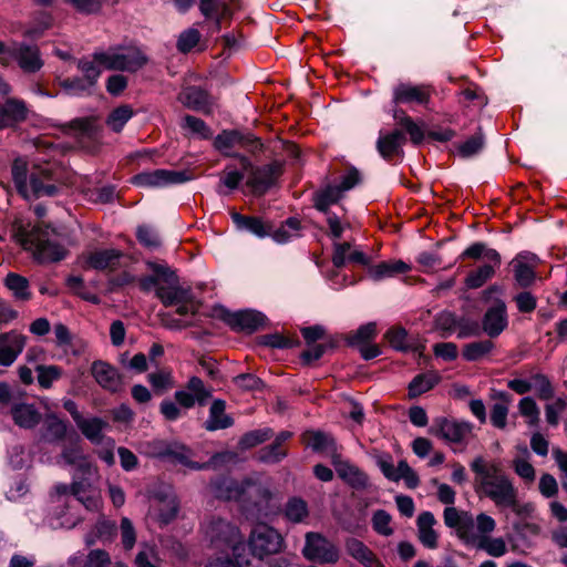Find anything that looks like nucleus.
Here are the masks:
<instances>
[{
	"instance_id": "f704fd0d",
	"label": "nucleus",
	"mask_w": 567,
	"mask_h": 567,
	"mask_svg": "<svg viewBox=\"0 0 567 567\" xmlns=\"http://www.w3.org/2000/svg\"><path fill=\"white\" fill-rule=\"evenodd\" d=\"M78 429L94 445H101L107 437L104 430L109 427V423L100 417H82L76 423Z\"/></svg>"
},
{
	"instance_id": "a878e982",
	"label": "nucleus",
	"mask_w": 567,
	"mask_h": 567,
	"mask_svg": "<svg viewBox=\"0 0 567 567\" xmlns=\"http://www.w3.org/2000/svg\"><path fill=\"white\" fill-rule=\"evenodd\" d=\"M28 115V107L22 100L9 97L0 104V130L12 127L23 122Z\"/></svg>"
},
{
	"instance_id": "09e8293b",
	"label": "nucleus",
	"mask_w": 567,
	"mask_h": 567,
	"mask_svg": "<svg viewBox=\"0 0 567 567\" xmlns=\"http://www.w3.org/2000/svg\"><path fill=\"white\" fill-rule=\"evenodd\" d=\"M342 196L341 189L337 185H329L315 194V207L322 212H330V206L337 204Z\"/></svg>"
},
{
	"instance_id": "ea45409f",
	"label": "nucleus",
	"mask_w": 567,
	"mask_h": 567,
	"mask_svg": "<svg viewBox=\"0 0 567 567\" xmlns=\"http://www.w3.org/2000/svg\"><path fill=\"white\" fill-rule=\"evenodd\" d=\"M11 415L17 425L32 429L39 424L41 414L33 404L19 403L11 408Z\"/></svg>"
},
{
	"instance_id": "20e7f679",
	"label": "nucleus",
	"mask_w": 567,
	"mask_h": 567,
	"mask_svg": "<svg viewBox=\"0 0 567 567\" xmlns=\"http://www.w3.org/2000/svg\"><path fill=\"white\" fill-rule=\"evenodd\" d=\"M148 268L152 275L144 277L140 281L141 289L144 291H155V296L166 307L185 302L189 299V290L179 285L178 277L167 266L150 262Z\"/></svg>"
},
{
	"instance_id": "8fccbe9b",
	"label": "nucleus",
	"mask_w": 567,
	"mask_h": 567,
	"mask_svg": "<svg viewBox=\"0 0 567 567\" xmlns=\"http://www.w3.org/2000/svg\"><path fill=\"white\" fill-rule=\"evenodd\" d=\"M284 513L291 523H303L309 516L308 504L300 497H291L286 503Z\"/></svg>"
},
{
	"instance_id": "69168bd1",
	"label": "nucleus",
	"mask_w": 567,
	"mask_h": 567,
	"mask_svg": "<svg viewBox=\"0 0 567 567\" xmlns=\"http://www.w3.org/2000/svg\"><path fill=\"white\" fill-rule=\"evenodd\" d=\"M241 138L239 131H223L215 137L214 146L220 152H227L233 147L238 146Z\"/></svg>"
},
{
	"instance_id": "58836bf2",
	"label": "nucleus",
	"mask_w": 567,
	"mask_h": 567,
	"mask_svg": "<svg viewBox=\"0 0 567 567\" xmlns=\"http://www.w3.org/2000/svg\"><path fill=\"white\" fill-rule=\"evenodd\" d=\"M384 337L390 346L396 351L406 352L419 350L417 341L411 337L403 327H391L385 332Z\"/></svg>"
},
{
	"instance_id": "b1692460",
	"label": "nucleus",
	"mask_w": 567,
	"mask_h": 567,
	"mask_svg": "<svg viewBox=\"0 0 567 567\" xmlns=\"http://www.w3.org/2000/svg\"><path fill=\"white\" fill-rule=\"evenodd\" d=\"M178 504L173 495H155L151 499L150 515L161 525L171 523L177 515Z\"/></svg>"
},
{
	"instance_id": "aec40b11",
	"label": "nucleus",
	"mask_w": 567,
	"mask_h": 567,
	"mask_svg": "<svg viewBox=\"0 0 567 567\" xmlns=\"http://www.w3.org/2000/svg\"><path fill=\"white\" fill-rule=\"evenodd\" d=\"M332 465L338 476L354 489H365L369 486L368 475L358 466L343 460L341 455H334Z\"/></svg>"
},
{
	"instance_id": "423d86ee",
	"label": "nucleus",
	"mask_w": 567,
	"mask_h": 567,
	"mask_svg": "<svg viewBox=\"0 0 567 567\" xmlns=\"http://www.w3.org/2000/svg\"><path fill=\"white\" fill-rule=\"evenodd\" d=\"M94 59L106 70L135 72L143 68L148 59L137 48H110L94 53Z\"/></svg>"
},
{
	"instance_id": "bf43d9fd",
	"label": "nucleus",
	"mask_w": 567,
	"mask_h": 567,
	"mask_svg": "<svg viewBox=\"0 0 567 567\" xmlns=\"http://www.w3.org/2000/svg\"><path fill=\"white\" fill-rule=\"evenodd\" d=\"M499 398L505 403H495L491 411V422L497 429H504L507 424L508 406L506 403L511 401L507 393H501Z\"/></svg>"
},
{
	"instance_id": "5701e85b",
	"label": "nucleus",
	"mask_w": 567,
	"mask_h": 567,
	"mask_svg": "<svg viewBox=\"0 0 567 567\" xmlns=\"http://www.w3.org/2000/svg\"><path fill=\"white\" fill-rule=\"evenodd\" d=\"M56 186L51 183V174L45 168L35 167L30 174L28 192L21 194L24 198L53 196L56 194Z\"/></svg>"
},
{
	"instance_id": "c9c22d12",
	"label": "nucleus",
	"mask_w": 567,
	"mask_h": 567,
	"mask_svg": "<svg viewBox=\"0 0 567 567\" xmlns=\"http://www.w3.org/2000/svg\"><path fill=\"white\" fill-rule=\"evenodd\" d=\"M305 441L307 445L310 446L313 451L328 455L331 458V462H333L334 455H340L338 453L334 439L329 434L320 431L307 432L305 434Z\"/></svg>"
},
{
	"instance_id": "13d9d810",
	"label": "nucleus",
	"mask_w": 567,
	"mask_h": 567,
	"mask_svg": "<svg viewBox=\"0 0 567 567\" xmlns=\"http://www.w3.org/2000/svg\"><path fill=\"white\" fill-rule=\"evenodd\" d=\"M132 116V109L127 105H123L111 112L106 124L112 131L120 132Z\"/></svg>"
},
{
	"instance_id": "a19ab883",
	"label": "nucleus",
	"mask_w": 567,
	"mask_h": 567,
	"mask_svg": "<svg viewBox=\"0 0 567 567\" xmlns=\"http://www.w3.org/2000/svg\"><path fill=\"white\" fill-rule=\"evenodd\" d=\"M226 402L224 400H214L210 409L209 416L205 422V429L208 431H216L230 427L233 419L225 413Z\"/></svg>"
},
{
	"instance_id": "bb28decb",
	"label": "nucleus",
	"mask_w": 567,
	"mask_h": 567,
	"mask_svg": "<svg viewBox=\"0 0 567 567\" xmlns=\"http://www.w3.org/2000/svg\"><path fill=\"white\" fill-rule=\"evenodd\" d=\"M344 549L348 556L353 558L363 567H384L373 550L358 538H347L344 542Z\"/></svg>"
},
{
	"instance_id": "79ce46f5",
	"label": "nucleus",
	"mask_w": 567,
	"mask_h": 567,
	"mask_svg": "<svg viewBox=\"0 0 567 567\" xmlns=\"http://www.w3.org/2000/svg\"><path fill=\"white\" fill-rule=\"evenodd\" d=\"M441 381V375L435 370H430L415 375L409 384V396L417 398L421 394L432 390Z\"/></svg>"
},
{
	"instance_id": "4c0bfd02",
	"label": "nucleus",
	"mask_w": 567,
	"mask_h": 567,
	"mask_svg": "<svg viewBox=\"0 0 567 567\" xmlns=\"http://www.w3.org/2000/svg\"><path fill=\"white\" fill-rule=\"evenodd\" d=\"M410 270V266L402 260L383 261L374 266H369L368 276L374 281L394 277L399 274H405Z\"/></svg>"
},
{
	"instance_id": "72a5a7b5",
	"label": "nucleus",
	"mask_w": 567,
	"mask_h": 567,
	"mask_svg": "<svg viewBox=\"0 0 567 567\" xmlns=\"http://www.w3.org/2000/svg\"><path fill=\"white\" fill-rule=\"evenodd\" d=\"M404 143L405 136L403 132L395 130L379 136L377 150L384 159H391L393 156L402 154Z\"/></svg>"
},
{
	"instance_id": "39448f33",
	"label": "nucleus",
	"mask_w": 567,
	"mask_h": 567,
	"mask_svg": "<svg viewBox=\"0 0 567 567\" xmlns=\"http://www.w3.org/2000/svg\"><path fill=\"white\" fill-rule=\"evenodd\" d=\"M461 258L485 259L486 262L475 270L471 271L465 278V285L470 289L481 288L491 280L496 269L499 268L502 258L497 250L488 248L484 243H474L468 246L461 255Z\"/></svg>"
},
{
	"instance_id": "1a4fd4ad",
	"label": "nucleus",
	"mask_w": 567,
	"mask_h": 567,
	"mask_svg": "<svg viewBox=\"0 0 567 567\" xmlns=\"http://www.w3.org/2000/svg\"><path fill=\"white\" fill-rule=\"evenodd\" d=\"M303 556L319 564H336L340 558L339 548L320 533L306 534V543L302 549Z\"/></svg>"
},
{
	"instance_id": "ddd939ff",
	"label": "nucleus",
	"mask_w": 567,
	"mask_h": 567,
	"mask_svg": "<svg viewBox=\"0 0 567 567\" xmlns=\"http://www.w3.org/2000/svg\"><path fill=\"white\" fill-rule=\"evenodd\" d=\"M472 424L465 421L436 419L430 429V433L451 444H461L472 433Z\"/></svg>"
},
{
	"instance_id": "0e129e2a",
	"label": "nucleus",
	"mask_w": 567,
	"mask_h": 567,
	"mask_svg": "<svg viewBox=\"0 0 567 567\" xmlns=\"http://www.w3.org/2000/svg\"><path fill=\"white\" fill-rule=\"evenodd\" d=\"M182 127L200 138H208L210 136V130L206 123L193 115L184 116Z\"/></svg>"
},
{
	"instance_id": "9b49d317",
	"label": "nucleus",
	"mask_w": 567,
	"mask_h": 567,
	"mask_svg": "<svg viewBox=\"0 0 567 567\" xmlns=\"http://www.w3.org/2000/svg\"><path fill=\"white\" fill-rule=\"evenodd\" d=\"M213 316L238 331L252 332L265 323V316L254 310L230 312L226 308L218 306L213 309Z\"/></svg>"
},
{
	"instance_id": "4468645a",
	"label": "nucleus",
	"mask_w": 567,
	"mask_h": 567,
	"mask_svg": "<svg viewBox=\"0 0 567 567\" xmlns=\"http://www.w3.org/2000/svg\"><path fill=\"white\" fill-rule=\"evenodd\" d=\"M377 465L382 474L390 481L399 482L400 480H404L409 488H415L420 484L417 474L404 460L400 461L398 466H394L390 454H380L377 457Z\"/></svg>"
},
{
	"instance_id": "c756f323",
	"label": "nucleus",
	"mask_w": 567,
	"mask_h": 567,
	"mask_svg": "<svg viewBox=\"0 0 567 567\" xmlns=\"http://www.w3.org/2000/svg\"><path fill=\"white\" fill-rule=\"evenodd\" d=\"M24 347V338L14 332H8L0 336V364L11 365Z\"/></svg>"
},
{
	"instance_id": "2eb2a0df",
	"label": "nucleus",
	"mask_w": 567,
	"mask_h": 567,
	"mask_svg": "<svg viewBox=\"0 0 567 567\" xmlns=\"http://www.w3.org/2000/svg\"><path fill=\"white\" fill-rule=\"evenodd\" d=\"M58 462L74 467V480L93 477L96 474V468L83 453L79 442L64 445Z\"/></svg>"
},
{
	"instance_id": "cd10ccee",
	"label": "nucleus",
	"mask_w": 567,
	"mask_h": 567,
	"mask_svg": "<svg viewBox=\"0 0 567 567\" xmlns=\"http://www.w3.org/2000/svg\"><path fill=\"white\" fill-rule=\"evenodd\" d=\"M178 100L186 107L206 114L210 113L214 106L212 96L206 91L196 86L183 90L178 95Z\"/></svg>"
},
{
	"instance_id": "c85d7f7f",
	"label": "nucleus",
	"mask_w": 567,
	"mask_h": 567,
	"mask_svg": "<svg viewBox=\"0 0 567 567\" xmlns=\"http://www.w3.org/2000/svg\"><path fill=\"white\" fill-rule=\"evenodd\" d=\"M536 264L537 257L529 252L519 254L513 259L515 279L520 287H528L534 282Z\"/></svg>"
},
{
	"instance_id": "603ef678",
	"label": "nucleus",
	"mask_w": 567,
	"mask_h": 567,
	"mask_svg": "<svg viewBox=\"0 0 567 567\" xmlns=\"http://www.w3.org/2000/svg\"><path fill=\"white\" fill-rule=\"evenodd\" d=\"M494 348V343L489 340L471 342L463 348V358L466 361H478L486 357Z\"/></svg>"
},
{
	"instance_id": "dca6fc26",
	"label": "nucleus",
	"mask_w": 567,
	"mask_h": 567,
	"mask_svg": "<svg viewBox=\"0 0 567 567\" xmlns=\"http://www.w3.org/2000/svg\"><path fill=\"white\" fill-rule=\"evenodd\" d=\"M189 179L186 172L155 169L142 172L133 177V183L141 187H166L182 184Z\"/></svg>"
},
{
	"instance_id": "412c9836",
	"label": "nucleus",
	"mask_w": 567,
	"mask_h": 567,
	"mask_svg": "<svg viewBox=\"0 0 567 567\" xmlns=\"http://www.w3.org/2000/svg\"><path fill=\"white\" fill-rule=\"evenodd\" d=\"M430 97L431 89L425 84L400 83L393 89V102L395 104L417 103L426 105Z\"/></svg>"
},
{
	"instance_id": "774afa93",
	"label": "nucleus",
	"mask_w": 567,
	"mask_h": 567,
	"mask_svg": "<svg viewBox=\"0 0 567 567\" xmlns=\"http://www.w3.org/2000/svg\"><path fill=\"white\" fill-rule=\"evenodd\" d=\"M79 70L84 74V79L87 81V83L93 87L100 78L101 64L93 60L82 59L78 63Z\"/></svg>"
},
{
	"instance_id": "f8f14e48",
	"label": "nucleus",
	"mask_w": 567,
	"mask_h": 567,
	"mask_svg": "<svg viewBox=\"0 0 567 567\" xmlns=\"http://www.w3.org/2000/svg\"><path fill=\"white\" fill-rule=\"evenodd\" d=\"M239 161L243 171L250 173L247 185L258 194H264L281 174V165L278 163H271L262 167L254 168L252 164L246 156H240Z\"/></svg>"
},
{
	"instance_id": "6ab92c4d",
	"label": "nucleus",
	"mask_w": 567,
	"mask_h": 567,
	"mask_svg": "<svg viewBox=\"0 0 567 567\" xmlns=\"http://www.w3.org/2000/svg\"><path fill=\"white\" fill-rule=\"evenodd\" d=\"M7 56L9 62L11 59L16 60L19 66L27 73H34L43 65L39 49L24 43L9 48Z\"/></svg>"
},
{
	"instance_id": "3c124183",
	"label": "nucleus",
	"mask_w": 567,
	"mask_h": 567,
	"mask_svg": "<svg viewBox=\"0 0 567 567\" xmlns=\"http://www.w3.org/2000/svg\"><path fill=\"white\" fill-rule=\"evenodd\" d=\"M299 231L300 220L295 217H290L278 229L275 231L271 230L269 236H271L276 243L285 244L299 236Z\"/></svg>"
},
{
	"instance_id": "49530a36",
	"label": "nucleus",
	"mask_w": 567,
	"mask_h": 567,
	"mask_svg": "<svg viewBox=\"0 0 567 567\" xmlns=\"http://www.w3.org/2000/svg\"><path fill=\"white\" fill-rule=\"evenodd\" d=\"M159 456H168L174 458L176 462L192 468V470H203L207 467V464H200L197 462L190 461L189 450H187L184 445L173 444V446H165V450H159L156 452Z\"/></svg>"
},
{
	"instance_id": "052dcab7",
	"label": "nucleus",
	"mask_w": 567,
	"mask_h": 567,
	"mask_svg": "<svg viewBox=\"0 0 567 567\" xmlns=\"http://www.w3.org/2000/svg\"><path fill=\"white\" fill-rule=\"evenodd\" d=\"M38 382L43 389H50L54 381L62 377V369L58 365H38Z\"/></svg>"
},
{
	"instance_id": "4d7b16f0",
	"label": "nucleus",
	"mask_w": 567,
	"mask_h": 567,
	"mask_svg": "<svg viewBox=\"0 0 567 567\" xmlns=\"http://www.w3.org/2000/svg\"><path fill=\"white\" fill-rule=\"evenodd\" d=\"M115 532L116 527L114 523L106 519H100L95 525L94 534H90L85 537V544L91 546L96 539L109 540L113 537Z\"/></svg>"
},
{
	"instance_id": "473e14b6",
	"label": "nucleus",
	"mask_w": 567,
	"mask_h": 567,
	"mask_svg": "<svg viewBox=\"0 0 567 567\" xmlns=\"http://www.w3.org/2000/svg\"><path fill=\"white\" fill-rule=\"evenodd\" d=\"M212 489L217 498L243 503L244 481L236 482L233 478L223 477L212 483Z\"/></svg>"
},
{
	"instance_id": "37998d69",
	"label": "nucleus",
	"mask_w": 567,
	"mask_h": 567,
	"mask_svg": "<svg viewBox=\"0 0 567 567\" xmlns=\"http://www.w3.org/2000/svg\"><path fill=\"white\" fill-rule=\"evenodd\" d=\"M68 431L66 423L56 415H48L44 420L41 439L49 443L62 441Z\"/></svg>"
},
{
	"instance_id": "e2e57ef3",
	"label": "nucleus",
	"mask_w": 567,
	"mask_h": 567,
	"mask_svg": "<svg viewBox=\"0 0 567 567\" xmlns=\"http://www.w3.org/2000/svg\"><path fill=\"white\" fill-rule=\"evenodd\" d=\"M518 411L527 419L530 426H535L539 422V409L532 396H524L518 403Z\"/></svg>"
},
{
	"instance_id": "a18cd8bd",
	"label": "nucleus",
	"mask_w": 567,
	"mask_h": 567,
	"mask_svg": "<svg viewBox=\"0 0 567 567\" xmlns=\"http://www.w3.org/2000/svg\"><path fill=\"white\" fill-rule=\"evenodd\" d=\"M4 286L17 300L28 301L32 297L28 279L19 274L9 272L4 279Z\"/></svg>"
},
{
	"instance_id": "f3484780",
	"label": "nucleus",
	"mask_w": 567,
	"mask_h": 567,
	"mask_svg": "<svg viewBox=\"0 0 567 567\" xmlns=\"http://www.w3.org/2000/svg\"><path fill=\"white\" fill-rule=\"evenodd\" d=\"M212 396V391L206 388L203 380L192 377L185 389L175 392L174 398L177 404L185 410L194 408L196 404L203 406Z\"/></svg>"
},
{
	"instance_id": "e433bc0d",
	"label": "nucleus",
	"mask_w": 567,
	"mask_h": 567,
	"mask_svg": "<svg viewBox=\"0 0 567 567\" xmlns=\"http://www.w3.org/2000/svg\"><path fill=\"white\" fill-rule=\"evenodd\" d=\"M231 219L238 229L247 230L257 237H266L271 234V225L259 217L244 216L239 213H233Z\"/></svg>"
},
{
	"instance_id": "2f4dec72",
	"label": "nucleus",
	"mask_w": 567,
	"mask_h": 567,
	"mask_svg": "<svg viewBox=\"0 0 567 567\" xmlns=\"http://www.w3.org/2000/svg\"><path fill=\"white\" fill-rule=\"evenodd\" d=\"M91 477L73 480L71 493L81 502L89 511H97L101 506L99 494L92 488Z\"/></svg>"
},
{
	"instance_id": "f257e3e1",
	"label": "nucleus",
	"mask_w": 567,
	"mask_h": 567,
	"mask_svg": "<svg viewBox=\"0 0 567 567\" xmlns=\"http://www.w3.org/2000/svg\"><path fill=\"white\" fill-rule=\"evenodd\" d=\"M443 520L446 527L455 530L457 538L466 546L484 550L493 557L506 554L505 540L502 537H491L496 529V522L488 514L480 513L473 517L468 511L447 506L443 511Z\"/></svg>"
},
{
	"instance_id": "864d4df0",
	"label": "nucleus",
	"mask_w": 567,
	"mask_h": 567,
	"mask_svg": "<svg viewBox=\"0 0 567 567\" xmlns=\"http://www.w3.org/2000/svg\"><path fill=\"white\" fill-rule=\"evenodd\" d=\"M11 174L18 192L20 194H25L28 192V182L30 178V176H28L27 161L21 157L16 158L12 163Z\"/></svg>"
},
{
	"instance_id": "a211bd4d",
	"label": "nucleus",
	"mask_w": 567,
	"mask_h": 567,
	"mask_svg": "<svg viewBox=\"0 0 567 567\" xmlns=\"http://www.w3.org/2000/svg\"><path fill=\"white\" fill-rule=\"evenodd\" d=\"M91 374L105 391L116 393L122 389L123 381L120 372L105 361H94L91 365Z\"/></svg>"
},
{
	"instance_id": "f03ea898",
	"label": "nucleus",
	"mask_w": 567,
	"mask_h": 567,
	"mask_svg": "<svg viewBox=\"0 0 567 567\" xmlns=\"http://www.w3.org/2000/svg\"><path fill=\"white\" fill-rule=\"evenodd\" d=\"M471 470L475 473L476 492L489 498L497 507L511 508L517 515L532 511L529 504H519L517 489L498 465L477 456L472 461Z\"/></svg>"
},
{
	"instance_id": "0eeeda50",
	"label": "nucleus",
	"mask_w": 567,
	"mask_h": 567,
	"mask_svg": "<svg viewBox=\"0 0 567 567\" xmlns=\"http://www.w3.org/2000/svg\"><path fill=\"white\" fill-rule=\"evenodd\" d=\"M272 492L269 485L259 476L244 480V496L241 507L251 515L266 516L271 507Z\"/></svg>"
},
{
	"instance_id": "4be33fe9",
	"label": "nucleus",
	"mask_w": 567,
	"mask_h": 567,
	"mask_svg": "<svg viewBox=\"0 0 567 567\" xmlns=\"http://www.w3.org/2000/svg\"><path fill=\"white\" fill-rule=\"evenodd\" d=\"M508 326L506 306L497 301L485 312L482 329L489 338L498 337Z\"/></svg>"
},
{
	"instance_id": "6e6d98bb",
	"label": "nucleus",
	"mask_w": 567,
	"mask_h": 567,
	"mask_svg": "<svg viewBox=\"0 0 567 567\" xmlns=\"http://www.w3.org/2000/svg\"><path fill=\"white\" fill-rule=\"evenodd\" d=\"M377 334V326L373 322L361 326L355 331L351 332L347 337V341L350 346L360 347L368 343Z\"/></svg>"
},
{
	"instance_id": "680f3d73",
	"label": "nucleus",
	"mask_w": 567,
	"mask_h": 567,
	"mask_svg": "<svg viewBox=\"0 0 567 567\" xmlns=\"http://www.w3.org/2000/svg\"><path fill=\"white\" fill-rule=\"evenodd\" d=\"M391 515L384 509H378L373 513L371 518L372 528L375 533L382 536H391L393 528L391 527Z\"/></svg>"
},
{
	"instance_id": "393cba45",
	"label": "nucleus",
	"mask_w": 567,
	"mask_h": 567,
	"mask_svg": "<svg viewBox=\"0 0 567 567\" xmlns=\"http://www.w3.org/2000/svg\"><path fill=\"white\" fill-rule=\"evenodd\" d=\"M122 252L117 249H101L83 256V267L96 270H113L120 266Z\"/></svg>"
},
{
	"instance_id": "9d476101",
	"label": "nucleus",
	"mask_w": 567,
	"mask_h": 567,
	"mask_svg": "<svg viewBox=\"0 0 567 567\" xmlns=\"http://www.w3.org/2000/svg\"><path fill=\"white\" fill-rule=\"evenodd\" d=\"M281 535L267 524L256 525L249 536L251 553L259 558L277 554L282 547Z\"/></svg>"
},
{
	"instance_id": "7ed1b4c3",
	"label": "nucleus",
	"mask_w": 567,
	"mask_h": 567,
	"mask_svg": "<svg viewBox=\"0 0 567 567\" xmlns=\"http://www.w3.org/2000/svg\"><path fill=\"white\" fill-rule=\"evenodd\" d=\"M12 233L14 239L41 264L56 262L66 256V249L60 244L58 234L49 226H31L22 219H16Z\"/></svg>"
},
{
	"instance_id": "338daca9",
	"label": "nucleus",
	"mask_w": 567,
	"mask_h": 567,
	"mask_svg": "<svg viewBox=\"0 0 567 567\" xmlns=\"http://www.w3.org/2000/svg\"><path fill=\"white\" fill-rule=\"evenodd\" d=\"M457 323L455 315L449 311L439 313L434 321L435 329L442 332L443 338L449 337L457 328Z\"/></svg>"
},
{
	"instance_id": "5fc2aeb1",
	"label": "nucleus",
	"mask_w": 567,
	"mask_h": 567,
	"mask_svg": "<svg viewBox=\"0 0 567 567\" xmlns=\"http://www.w3.org/2000/svg\"><path fill=\"white\" fill-rule=\"evenodd\" d=\"M522 452V456H517L513 460V467L515 473L520 478H523L526 483H532L535 481L536 476L535 468L525 457L529 454L527 447H523Z\"/></svg>"
},
{
	"instance_id": "de8ad7c7",
	"label": "nucleus",
	"mask_w": 567,
	"mask_h": 567,
	"mask_svg": "<svg viewBox=\"0 0 567 567\" xmlns=\"http://www.w3.org/2000/svg\"><path fill=\"white\" fill-rule=\"evenodd\" d=\"M199 10L206 18L216 20L217 29L220 28L221 20L230 14L225 0H200Z\"/></svg>"
},
{
	"instance_id": "c03bdc74",
	"label": "nucleus",
	"mask_w": 567,
	"mask_h": 567,
	"mask_svg": "<svg viewBox=\"0 0 567 567\" xmlns=\"http://www.w3.org/2000/svg\"><path fill=\"white\" fill-rule=\"evenodd\" d=\"M72 567H109L111 565V556L106 550L92 549L83 559L81 556L70 558Z\"/></svg>"
},
{
	"instance_id": "7c9ffc66",
	"label": "nucleus",
	"mask_w": 567,
	"mask_h": 567,
	"mask_svg": "<svg viewBox=\"0 0 567 567\" xmlns=\"http://www.w3.org/2000/svg\"><path fill=\"white\" fill-rule=\"evenodd\" d=\"M436 523L431 512H422L416 519L417 538L429 549H435L439 546V534L434 529Z\"/></svg>"
},
{
	"instance_id": "6e6552de",
	"label": "nucleus",
	"mask_w": 567,
	"mask_h": 567,
	"mask_svg": "<svg viewBox=\"0 0 567 567\" xmlns=\"http://www.w3.org/2000/svg\"><path fill=\"white\" fill-rule=\"evenodd\" d=\"M207 539L217 548L231 547L243 543L239 528L221 517H212L203 526Z\"/></svg>"
}]
</instances>
